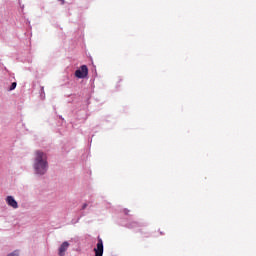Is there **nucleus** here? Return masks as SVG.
I'll return each mask as SVG.
<instances>
[{
    "label": "nucleus",
    "instance_id": "obj_1",
    "mask_svg": "<svg viewBox=\"0 0 256 256\" xmlns=\"http://www.w3.org/2000/svg\"><path fill=\"white\" fill-rule=\"evenodd\" d=\"M47 154L37 151L34 169L38 175H45L47 173Z\"/></svg>",
    "mask_w": 256,
    "mask_h": 256
},
{
    "label": "nucleus",
    "instance_id": "obj_2",
    "mask_svg": "<svg viewBox=\"0 0 256 256\" xmlns=\"http://www.w3.org/2000/svg\"><path fill=\"white\" fill-rule=\"evenodd\" d=\"M89 75V68H87V65H82L80 69L75 71V77L77 79H85Z\"/></svg>",
    "mask_w": 256,
    "mask_h": 256
},
{
    "label": "nucleus",
    "instance_id": "obj_3",
    "mask_svg": "<svg viewBox=\"0 0 256 256\" xmlns=\"http://www.w3.org/2000/svg\"><path fill=\"white\" fill-rule=\"evenodd\" d=\"M95 256H103V240L101 238L98 239L97 247L94 249Z\"/></svg>",
    "mask_w": 256,
    "mask_h": 256
},
{
    "label": "nucleus",
    "instance_id": "obj_4",
    "mask_svg": "<svg viewBox=\"0 0 256 256\" xmlns=\"http://www.w3.org/2000/svg\"><path fill=\"white\" fill-rule=\"evenodd\" d=\"M6 201L10 207H13V209H17L18 205L17 201H15V198H13L12 196H8Z\"/></svg>",
    "mask_w": 256,
    "mask_h": 256
},
{
    "label": "nucleus",
    "instance_id": "obj_5",
    "mask_svg": "<svg viewBox=\"0 0 256 256\" xmlns=\"http://www.w3.org/2000/svg\"><path fill=\"white\" fill-rule=\"evenodd\" d=\"M67 249H69V242H64L59 248V256H64Z\"/></svg>",
    "mask_w": 256,
    "mask_h": 256
},
{
    "label": "nucleus",
    "instance_id": "obj_6",
    "mask_svg": "<svg viewBox=\"0 0 256 256\" xmlns=\"http://www.w3.org/2000/svg\"><path fill=\"white\" fill-rule=\"evenodd\" d=\"M17 87V82H13L9 88V91H13Z\"/></svg>",
    "mask_w": 256,
    "mask_h": 256
},
{
    "label": "nucleus",
    "instance_id": "obj_7",
    "mask_svg": "<svg viewBox=\"0 0 256 256\" xmlns=\"http://www.w3.org/2000/svg\"><path fill=\"white\" fill-rule=\"evenodd\" d=\"M8 256H19V252L14 251L13 253L9 254Z\"/></svg>",
    "mask_w": 256,
    "mask_h": 256
},
{
    "label": "nucleus",
    "instance_id": "obj_8",
    "mask_svg": "<svg viewBox=\"0 0 256 256\" xmlns=\"http://www.w3.org/2000/svg\"><path fill=\"white\" fill-rule=\"evenodd\" d=\"M62 2V5L65 3V0H60Z\"/></svg>",
    "mask_w": 256,
    "mask_h": 256
},
{
    "label": "nucleus",
    "instance_id": "obj_9",
    "mask_svg": "<svg viewBox=\"0 0 256 256\" xmlns=\"http://www.w3.org/2000/svg\"><path fill=\"white\" fill-rule=\"evenodd\" d=\"M85 207H87V204H84L83 209H85Z\"/></svg>",
    "mask_w": 256,
    "mask_h": 256
}]
</instances>
